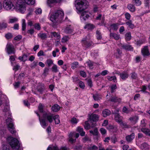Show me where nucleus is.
Segmentation results:
<instances>
[{
    "label": "nucleus",
    "mask_w": 150,
    "mask_h": 150,
    "mask_svg": "<svg viewBox=\"0 0 150 150\" xmlns=\"http://www.w3.org/2000/svg\"><path fill=\"white\" fill-rule=\"evenodd\" d=\"M13 4L10 0H4L3 7L7 10H15L17 12L24 13L26 11V5L22 0H13Z\"/></svg>",
    "instance_id": "1"
},
{
    "label": "nucleus",
    "mask_w": 150,
    "mask_h": 150,
    "mask_svg": "<svg viewBox=\"0 0 150 150\" xmlns=\"http://www.w3.org/2000/svg\"><path fill=\"white\" fill-rule=\"evenodd\" d=\"M5 131L0 130V138L2 139L1 150H10L9 146L6 144V142L3 141L4 140H6L8 142L13 150H18L20 147L19 141L17 139L13 138L11 137H8L6 138L5 137Z\"/></svg>",
    "instance_id": "2"
},
{
    "label": "nucleus",
    "mask_w": 150,
    "mask_h": 150,
    "mask_svg": "<svg viewBox=\"0 0 150 150\" xmlns=\"http://www.w3.org/2000/svg\"><path fill=\"white\" fill-rule=\"evenodd\" d=\"M64 15L62 10H58L50 16V20L55 25H56L57 23L62 22L63 19Z\"/></svg>",
    "instance_id": "3"
},
{
    "label": "nucleus",
    "mask_w": 150,
    "mask_h": 150,
    "mask_svg": "<svg viewBox=\"0 0 150 150\" xmlns=\"http://www.w3.org/2000/svg\"><path fill=\"white\" fill-rule=\"evenodd\" d=\"M37 115L39 117V119L40 125L42 127L44 128H45L47 125V124L46 122L45 119L46 118L50 123H51L54 120V116L52 114L50 113H45L43 115V118H40L39 114L37 112H35Z\"/></svg>",
    "instance_id": "4"
},
{
    "label": "nucleus",
    "mask_w": 150,
    "mask_h": 150,
    "mask_svg": "<svg viewBox=\"0 0 150 150\" xmlns=\"http://www.w3.org/2000/svg\"><path fill=\"white\" fill-rule=\"evenodd\" d=\"M89 4L86 0H76L75 1V5L78 11V13L86 9Z\"/></svg>",
    "instance_id": "5"
},
{
    "label": "nucleus",
    "mask_w": 150,
    "mask_h": 150,
    "mask_svg": "<svg viewBox=\"0 0 150 150\" xmlns=\"http://www.w3.org/2000/svg\"><path fill=\"white\" fill-rule=\"evenodd\" d=\"M9 117L6 119V123L7 125L8 128L10 132L12 134H14L16 132L14 130V127L12 121V120L11 117V115H9Z\"/></svg>",
    "instance_id": "6"
},
{
    "label": "nucleus",
    "mask_w": 150,
    "mask_h": 150,
    "mask_svg": "<svg viewBox=\"0 0 150 150\" xmlns=\"http://www.w3.org/2000/svg\"><path fill=\"white\" fill-rule=\"evenodd\" d=\"M81 43L83 47L86 48L90 47L93 44L92 42L89 40L86 37L82 39Z\"/></svg>",
    "instance_id": "7"
},
{
    "label": "nucleus",
    "mask_w": 150,
    "mask_h": 150,
    "mask_svg": "<svg viewBox=\"0 0 150 150\" xmlns=\"http://www.w3.org/2000/svg\"><path fill=\"white\" fill-rule=\"evenodd\" d=\"M91 15L90 12L88 11H84L81 13L80 18L82 21H85Z\"/></svg>",
    "instance_id": "8"
},
{
    "label": "nucleus",
    "mask_w": 150,
    "mask_h": 150,
    "mask_svg": "<svg viewBox=\"0 0 150 150\" xmlns=\"http://www.w3.org/2000/svg\"><path fill=\"white\" fill-rule=\"evenodd\" d=\"M79 134L78 133H76L75 132H71L69 135V141L71 143L74 142L75 140L73 139L72 137H74L76 138H78L79 136Z\"/></svg>",
    "instance_id": "9"
},
{
    "label": "nucleus",
    "mask_w": 150,
    "mask_h": 150,
    "mask_svg": "<svg viewBox=\"0 0 150 150\" xmlns=\"http://www.w3.org/2000/svg\"><path fill=\"white\" fill-rule=\"evenodd\" d=\"M7 52L8 54L14 53L15 50L13 46L10 43H8L6 46Z\"/></svg>",
    "instance_id": "10"
},
{
    "label": "nucleus",
    "mask_w": 150,
    "mask_h": 150,
    "mask_svg": "<svg viewBox=\"0 0 150 150\" xmlns=\"http://www.w3.org/2000/svg\"><path fill=\"white\" fill-rule=\"evenodd\" d=\"M116 73L117 74L119 75H120V78L123 80H125L129 76V74L126 71H124L121 73Z\"/></svg>",
    "instance_id": "11"
},
{
    "label": "nucleus",
    "mask_w": 150,
    "mask_h": 150,
    "mask_svg": "<svg viewBox=\"0 0 150 150\" xmlns=\"http://www.w3.org/2000/svg\"><path fill=\"white\" fill-rule=\"evenodd\" d=\"M73 28L71 25H68L65 28L64 30V32L66 34H71L73 32Z\"/></svg>",
    "instance_id": "12"
},
{
    "label": "nucleus",
    "mask_w": 150,
    "mask_h": 150,
    "mask_svg": "<svg viewBox=\"0 0 150 150\" xmlns=\"http://www.w3.org/2000/svg\"><path fill=\"white\" fill-rule=\"evenodd\" d=\"M142 54L144 56H149V53L148 48V47L145 46L142 50Z\"/></svg>",
    "instance_id": "13"
},
{
    "label": "nucleus",
    "mask_w": 150,
    "mask_h": 150,
    "mask_svg": "<svg viewBox=\"0 0 150 150\" xmlns=\"http://www.w3.org/2000/svg\"><path fill=\"white\" fill-rule=\"evenodd\" d=\"M99 116L98 115L93 114L90 117V119L93 121L96 122L99 120Z\"/></svg>",
    "instance_id": "14"
},
{
    "label": "nucleus",
    "mask_w": 150,
    "mask_h": 150,
    "mask_svg": "<svg viewBox=\"0 0 150 150\" xmlns=\"http://www.w3.org/2000/svg\"><path fill=\"white\" fill-rule=\"evenodd\" d=\"M114 116L115 119L117 122L119 124L122 122L123 118L119 114H116V115H115Z\"/></svg>",
    "instance_id": "15"
},
{
    "label": "nucleus",
    "mask_w": 150,
    "mask_h": 150,
    "mask_svg": "<svg viewBox=\"0 0 150 150\" xmlns=\"http://www.w3.org/2000/svg\"><path fill=\"white\" fill-rule=\"evenodd\" d=\"M111 113V112L110 110L105 109L102 111V114L104 117H106L108 116Z\"/></svg>",
    "instance_id": "16"
},
{
    "label": "nucleus",
    "mask_w": 150,
    "mask_h": 150,
    "mask_svg": "<svg viewBox=\"0 0 150 150\" xmlns=\"http://www.w3.org/2000/svg\"><path fill=\"white\" fill-rule=\"evenodd\" d=\"M122 47L123 49L128 51H133V47L129 45H124L122 46Z\"/></svg>",
    "instance_id": "17"
},
{
    "label": "nucleus",
    "mask_w": 150,
    "mask_h": 150,
    "mask_svg": "<svg viewBox=\"0 0 150 150\" xmlns=\"http://www.w3.org/2000/svg\"><path fill=\"white\" fill-rule=\"evenodd\" d=\"M76 131L80 133V135L83 136L85 135V132L83 131V128L80 127H78L76 129Z\"/></svg>",
    "instance_id": "18"
},
{
    "label": "nucleus",
    "mask_w": 150,
    "mask_h": 150,
    "mask_svg": "<svg viewBox=\"0 0 150 150\" xmlns=\"http://www.w3.org/2000/svg\"><path fill=\"white\" fill-rule=\"evenodd\" d=\"M131 122L133 124H135L138 120V117L137 116H135L131 117L129 118Z\"/></svg>",
    "instance_id": "19"
},
{
    "label": "nucleus",
    "mask_w": 150,
    "mask_h": 150,
    "mask_svg": "<svg viewBox=\"0 0 150 150\" xmlns=\"http://www.w3.org/2000/svg\"><path fill=\"white\" fill-rule=\"evenodd\" d=\"M110 37L111 38H113L116 40H118L120 38V35L115 33H110Z\"/></svg>",
    "instance_id": "20"
},
{
    "label": "nucleus",
    "mask_w": 150,
    "mask_h": 150,
    "mask_svg": "<svg viewBox=\"0 0 150 150\" xmlns=\"http://www.w3.org/2000/svg\"><path fill=\"white\" fill-rule=\"evenodd\" d=\"M135 136L134 133H132L130 135L127 136L126 137V139L128 142H130L134 138Z\"/></svg>",
    "instance_id": "21"
},
{
    "label": "nucleus",
    "mask_w": 150,
    "mask_h": 150,
    "mask_svg": "<svg viewBox=\"0 0 150 150\" xmlns=\"http://www.w3.org/2000/svg\"><path fill=\"white\" fill-rule=\"evenodd\" d=\"M110 101L114 102L120 103L121 102V100L120 98H118L116 97H112L110 99Z\"/></svg>",
    "instance_id": "22"
},
{
    "label": "nucleus",
    "mask_w": 150,
    "mask_h": 150,
    "mask_svg": "<svg viewBox=\"0 0 150 150\" xmlns=\"http://www.w3.org/2000/svg\"><path fill=\"white\" fill-rule=\"evenodd\" d=\"M43 107V105L42 104L40 103L38 108V110H39V111L43 115L44 114V113L45 114V113L46 112L45 111H44Z\"/></svg>",
    "instance_id": "23"
},
{
    "label": "nucleus",
    "mask_w": 150,
    "mask_h": 150,
    "mask_svg": "<svg viewBox=\"0 0 150 150\" xmlns=\"http://www.w3.org/2000/svg\"><path fill=\"white\" fill-rule=\"evenodd\" d=\"M60 107L58 105L55 104L52 108V110L54 112L58 111L60 110Z\"/></svg>",
    "instance_id": "24"
},
{
    "label": "nucleus",
    "mask_w": 150,
    "mask_h": 150,
    "mask_svg": "<svg viewBox=\"0 0 150 150\" xmlns=\"http://www.w3.org/2000/svg\"><path fill=\"white\" fill-rule=\"evenodd\" d=\"M61 0H47V4L49 6H51L52 4L56 2H59Z\"/></svg>",
    "instance_id": "25"
},
{
    "label": "nucleus",
    "mask_w": 150,
    "mask_h": 150,
    "mask_svg": "<svg viewBox=\"0 0 150 150\" xmlns=\"http://www.w3.org/2000/svg\"><path fill=\"white\" fill-rule=\"evenodd\" d=\"M146 41V40L145 38L140 39L136 42L135 44L138 46H140L145 42Z\"/></svg>",
    "instance_id": "26"
},
{
    "label": "nucleus",
    "mask_w": 150,
    "mask_h": 150,
    "mask_svg": "<svg viewBox=\"0 0 150 150\" xmlns=\"http://www.w3.org/2000/svg\"><path fill=\"white\" fill-rule=\"evenodd\" d=\"M140 148L142 150H146L149 149V145L147 143H144L141 145Z\"/></svg>",
    "instance_id": "27"
},
{
    "label": "nucleus",
    "mask_w": 150,
    "mask_h": 150,
    "mask_svg": "<svg viewBox=\"0 0 150 150\" xmlns=\"http://www.w3.org/2000/svg\"><path fill=\"white\" fill-rule=\"evenodd\" d=\"M93 98L94 100L98 101L101 99L102 96L100 95L99 94H96L93 95Z\"/></svg>",
    "instance_id": "28"
},
{
    "label": "nucleus",
    "mask_w": 150,
    "mask_h": 150,
    "mask_svg": "<svg viewBox=\"0 0 150 150\" xmlns=\"http://www.w3.org/2000/svg\"><path fill=\"white\" fill-rule=\"evenodd\" d=\"M141 130L142 132L146 135L150 136V131L149 129L145 128H142Z\"/></svg>",
    "instance_id": "29"
},
{
    "label": "nucleus",
    "mask_w": 150,
    "mask_h": 150,
    "mask_svg": "<svg viewBox=\"0 0 150 150\" xmlns=\"http://www.w3.org/2000/svg\"><path fill=\"white\" fill-rule=\"evenodd\" d=\"M126 24L128 26V27L132 29L135 27L134 25L132 24L131 21H129L126 23Z\"/></svg>",
    "instance_id": "30"
},
{
    "label": "nucleus",
    "mask_w": 150,
    "mask_h": 150,
    "mask_svg": "<svg viewBox=\"0 0 150 150\" xmlns=\"http://www.w3.org/2000/svg\"><path fill=\"white\" fill-rule=\"evenodd\" d=\"M107 77V79L109 81H113L115 82L117 81L116 77L115 76H108Z\"/></svg>",
    "instance_id": "31"
},
{
    "label": "nucleus",
    "mask_w": 150,
    "mask_h": 150,
    "mask_svg": "<svg viewBox=\"0 0 150 150\" xmlns=\"http://www.w3.org/2000/svg\"><path fill=\"white\" fill-rule=\"evenodd\" d=\"M128 9L132 12H134L135 10V7L134 6L131 4H129L127 6Z\"/></svg>",
    "instance_id": "32"
},
{
    "label": "nucleus",
    "mask_w": 150,
    "mask_h": 150,
    "mask_svg": "<svg viewBox=\"0 0 150 150\" xmlns=\"http://www.w3.org/2000/svg\"><path fill=\"white\" fill-rule=\"evenodd\" d=\"M38 35L40 38L43 40L46 39L47 37V34L45 33H39L38 34Z\"/></svg>",
    "instance_id": "33"
},
{
    "label": "nucleus",
    "mask_w": 150,
    "mask_h": 150,
    "mask_svg": "<svg viewBox=\"0 0 150 150\" xmlns=\"http://www.w3.org/2000/svg\"><path fill=\"white\" fill-rule=\"evenodd\" d=\"M53 119L54 120L55 124H58L60 123V121L59 118V116L58 115H56L54 116Z\"/></svg>",
    "instance_id": "34"
},
{
    "label": "nucleus",
    "mask_w": 150,
    "mask_h": 150,
    "mask_svg": "<svg viewBox=\"0 0 150 150\" xmlns=\"http://www.w3.org/2000/svg\"><path fill=\"white\" fill-rule=\"evenodd\" d=\"M25 3L29 5H33L35 3V0H23Z\"/></svg>",
    "instance_id": "35"
},
{
    "label": "nucleus",
    "mask_w": 150,
    "mask_h": 150,
    "mask_svg": "<svg viewBox=\"0 0 150 150\" xmlns=\"http://www.w3.org/2000/svg\"><path fill=\"white\" fill-rule=\"evenodd\" d=\"M69 39L70 38L68 36H65L62 38L61 42L62 43H65L68 41Z\"/></svg>",
    "instance_id": "36"
},
{
    "label": "nucleus",
    "mask_w": 150,
    "mask_h": 150,
    "mask_svg": "<svg viewBox=\"0 0 150 150\" xmlns=\"http://www.w3.org/2000/svg\"><path fill=\"white\" fill-rule=\"evenodd\" d=\"M52 71L54 73H57L59 71L57 66L56 64H54L52 68Z\"/></svg>",
    "instance_id": "37"
},
{
    "label": "nucleus",
    "mask_w": 150,
    "mask_h": 150,
    "mask_svg": "<svg viewBox=\"0 0 150 150\" xmlns=\"http://www.w3.org/2000/svg\"><path fill=\"white\" fill-rule=\"evenodd\" d=\"M119 24L118 23L113 24L111 25L112 29L115 30H117L118 28Z\"/></svg>",
    "instance_id": "38"
},
{
    "label": "nucleus",
    "mask_w": 150,
    "mask_h": 150,
    "mask_svg": "<svg viewBox=\"0 0 150 150\" xmlns=\"http://www.w3.org/2000/svg\"><path fill=\"white\" fill-rule=\"evenodd\" d=\"M59 150L56 146H50L47 148V150Z\"/></svg>",
    "instance_id": "39"
},
{
    "label": "nucleus",
    "mask_w": 150,
    "mask_h": 150,
    "mask_svg": "<svg viewBox=\"0 0 150 150\" xmlns=\"http://www.w3.org/2000/svg\"><path fill=\"white\" fill-rule=\"evenodd\" d=\"M22 30L24 31L26 27V24L25 23V21L24 19H22Z\"/></svg>",
    "instance_id": "40"
},
{
    "label": "nucleus",
    "mask_w": 150,
    "mask_h": 150,
    "mask_svg": "<svg viewBox=\"0 0 150 150\" xmlns=\"http://www.w3.org/2000/svg\"><path fill=\"white\" fill-rule=\"evenodd\" d=\"M133 3L137 6H140L141 4V1L140 0H132Z\"/></svg>",
    "instance_id": "41"
},
{
    "label": "nucleus",
    "mask_w": 150,
    "mask_h": 150,
    "mask_svg": "<svg viewBox=\"0 0 150 150\" xmlns=\"http://www.w3.org/2000/svg\"><path fill=\"white\" fill-rule=\"evenodd\" d=\"M94 28V25L91 24H86L84 27L85 29H91L93 28Z\"/></svg>",
    "instance_id": "42"
},
{
    "label": "nucleus",
    "mask_w": 150,
    "mask_h": 150,
    "mask_svg": "<svg viewBox=\"0 0 150 150\" xmlns=\"http://www.w3.org/2000/svg\"><path fill=\"white\" fill-rule=\"evenodd\" d=\"M79 65V63L77 62H73L71 64V68L72 69H74L77 67Z\"/></svg>",
    "instance_id": "43"
},
{
    "label": "nucleus",
    "mask_w": 150,
    "mask_h": 150,
    "mask_svg": "<svg viewBox=\"0 0 150 150\" xmlns=\"http://www.w3.org/2000/svg\"><path fill=\"white\" fill-rule=\"evenodd\" d=\"M125 39L127 40H129L131 38V33L130 32L127 33L125 35Z\"/></svg>",
    "instance_id": "44"
},
{
    "label": "nucleus",
    "mask_w": 150,
    "mask_h": 150,
    "mask_svg": "<svg viewBox=\"0 0 150 150\" xmlns=\"http://www.w3.org/2000/svg\"><path fill=\"white\" fill-rule=\"evenodd\" d=\"M96 37L98 40H100L102 38V35L100 31L97 30L96 31Z\"/></svg>",
    "instance_id": "45"
},
{
    "label": "nucleus",
    "mask_w": 150,
    "mask_h": 150,
    "mask_svg": "<svg viewBox=\"0 0 150 150\" xmlns=\"http://www.w3.org/2000/svg\"><path fill=\"white\" fill-rule=\"evenodd\" d=\"M51 33L52 36L53 35L57 39H58L60 38V36L59 33L56 32H52Z\"/></svg>",
    "instance_id": "46"
},
{
    "label": "nucleus",
    "mask_w": 150,
    "mask_h": 150,
    "mask_svg": "<svg viewBox=\"0 0 150 150\" xmlns=\"http://www.w3.org/2000/svg\"><path fill=\"white\" fill-rule=\"evenodd\" d=\"M27 56L26 54H24L22 57H19V59L23 62L25 61L27 59Z\"/></svg>",
    "instance_id": "47"
},
{
    "label": "nucleus",
    "mask_w": 150,
    "mask_h": 150,
    "mask_svg": "<svg viewBox=\"0 0 150 150\" xmlns=\"http://www.w3.org/2000/svg\"><path fill=\"white\" fill-rule=\"evenodd\" d=\"M53 64V61L50 59H47L46 62V64L48 67H50Z\"/></svg>",
    "instance_id": "48"
},
{
    "label": "nucleus",
    "mask_w": 150,
    "mask_h": 150,
    "mask_svg": "<svg viewBox=\"0 0 150 150\" xmlns=\"http://www.w3.org/2000/svg\"><path fill=\"white\" fill-rule=\"evenodd\" d=\"M90 132L94 135H97L98 133V129L95 128L93 130L90 131Z\"/></svg>",
    "instance_id": "49"
},
{
    "label": "nucleus",
    "mask_w": 150,
    "mask_h": 150,
    "mask_svg": "<svg viewBox=\"0 0 150 150\" xmlns=\"http://www.w3.org/2000/svg\"><path fill=\"white\" fill-rule=\"evenodd\" d=\"M87 64L90 68L92 69L93 68V65H94V63L89 60L87 62Z\"/></svg>",
    "instance_id": "50"
},
{
    "label": "nucleus",
    "mask_w": 150,
    "mask_h": 150,
    "mask_svg": "<svg viewBox=\"0 0 150 150\" xmlns=\"http://www.w3.org/2000/svg\"><path fill=\"white\" fill-rule=\"evenodd\" d=\"M33 26L37 30H40V29L41 27L40 24L38 23H37L35 24Z\"/></svg>",
    "instance_id": "51"
},
{
    "label": "nucleus",
    "mask_w": 150,
    "mask_h": 150,
    "mask_svg": "<svg viewBox=\"0 0 150 150\" xmlns=\"http://www.w3.org/2000/svg\"><path fill=\"white\" fill-rule=\"evenodd\" d=\"M79 120L75 117L72 118L71 120V123L73 124H76L78 122Z\"/></svg>",
    "instance_id": "52"
},
{
    "label": "nucleus",
    "mask_w": 150,
    "mask_h": 150,
    "mask_svg": "<svg viewBox=\"0 0 150 150\" xmlns=\"http://www.w3.org/2000/svg\"><path fill=\"white\" fill-rule=\"evenodd\" d=\"M117 52L115 54V56H116V58H118L120 56L122 53V52L119 49H117Z\"/></svg>",
    "instance_id": "53"
},
{
    "label": "nucleus",
    "mask_w": 150,
    "mask_h": 150,
    "mask_svg": "<svg viewBox=\"0 0 150 150\" xmlns=\"http://www.w3.org/2000/svg\"><path fill=\"white\" fill-rule=\"evenodd\" d=\"M38 62H33L30 65V67L32 68H35L38 65Z\"/></svg>",
    "instance_id": "54"
},
{
    "label": "nucleus",
    "mask_w": 150,
    "mask_h": 150,
    "mask_svg": "<svg viewBox=\"0 0 150 150\" xmlns=\"http://www.w3.org/2000/svg\"><path fill=\"white\" fill-rule=\"evenodd\" d=\"M18 20L17 18H10L9 19V23H13L17 22Z\"/></svg>",
    "instance_id": "55"
},
{
    "label": "nucleus",
    "mask_w": 150,
    "mask_h": 150,
    "mask_svg": "<svg viewBox=\"0 0 150 150\" xmlns=\"http://www.w3.org/2000/svg\"><path fill=\"white\" fill-rule=\"evenodd\" d=\"M88 149H92L93 150H97L98 147L95 145H91L90 146H89L88 148Z\"/></svg>",
    "instance_id": "56"
},
{
    "label": "nucleus",
    "mask_w": 150,
    "mask_h": 150,
    "mask_svg": "<svg viewBox=\"0 0 150 150\" xmlns=\"http://www.w3.org/2000/svg\"><path fill=\"white\" fill-rule=\"evenodd\" d=\"M79 86L80 88H81L83 89L84 88L85 86L84 83L82 81H80L79 82Z\"/></svg>",
    "instance_id": "57"
},
{
    "label": "nucleus",
    "mask_w": 150,
    "mask_h": 150,
    "mask_svg": "<svg viewBox=\"0 0 150 150\" xmlns=\"http://www.w3.org/2000/svg\"><path fill=\"white\" fill-rule=\"evenodd\" d=\"M101 134L103 135H104L106 134L107 131L106 129L103 128H101L100 130Z\"/></svg>",
    "instance_id": "58"
},
{
    "label": "nucleus",
    "mask_w": 150,
    "mask_h": 150,
    "mask_svg": "<svg viewBox=\"0 0 150 150\" xmlns=\"http://www.w3.org/2000/svg\"><path fill=\"white\" fill-rule=\"evenodd\" d=\"M42 10L40 8H37L35 11V13L36 14H40L42 13Z\"/></svg>",
    "instance_id": "59"
},
{
    "label": "nucleus",
    "mask_w": 150,
    "mask_h": 150,
    "mask_svg": "<svg viewBox=\"0 0 150 150\" xmlns=\"http://www.w3.org/2000/svg\"><path fill=\"white\" fill-rule=\"evenodd\" d=\"M130 75L131 77L133 79H136L137 77V74L134 72H133L131 73Z\"/></svg>",
    "instance_id": "60"
},
{
    "label": "nucleus",
    "mask_w": 150,
    "mask_h": 150,
    "mask_svg": "<svg viewBox=\"0 0 150 150\" xmlns=\"http://www.w3.org/2000/svg\"><path fill=\"white\" fill-rule=\"evenodd\" d=\"M7 27V24L6 23H0V29L3 28H5Z\"/></svg>",
    "instance_id": "61"
},
{
    "label": "nucleus",
    "mask_w": 150,
    "mask_h": 150,
    "mask_svg": "<svg viewBox=\"0 0 150 150\" xmlns=\"http://www.w3.org/2000/svg\"><path fill=\"white\" fill-rule=\"evenodd\" d=\"M9 109V107L8 105H7L6 106V109L4 108V112H6V114L7 115L8 114H10L8 110Z\"/></svg>",
    "instance_id": "62"
},
{
    "label": "nucleus",
    "mask_w": 150,
    "mask_h": 150,
    "mask_svg": "<svg viewBox=\"0 0 150 150\" xmlns=\"http://www.w3.org/2000/svg\"><path fill=\"white\" fill-rule=\"evenodd\" d=\"M84 127L86 129H88L90 128V126L88 121H86L85 122Z\"/></svg>",
    "instance_id": "63"
},
{
    "label": "nucleus",
    "mask_w": 150,
    "mask_h": 150,
    "mask_svg": "<svg viewBox=\"0 0 150 150\" xmlns=\"http://www.w3.org/2000/svg\"><path fill=\"white\" fill-rule=\"evenodd\" d=\"M59 51V50L57 49H56L52 51V55L54 57H55L56 56V53L58 52Z\"/></svg>",
    "instance_id": "64"
}]
</instances>
